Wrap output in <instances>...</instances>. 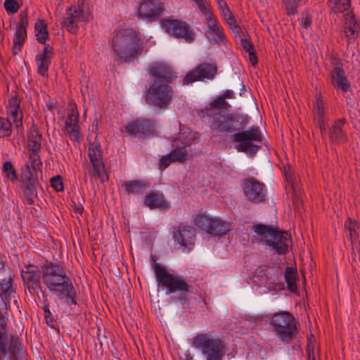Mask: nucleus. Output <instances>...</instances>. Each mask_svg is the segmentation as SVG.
I'll return each instance as SVG.
<instances>
[{
    "label": "nucleus",
    "instance_id": "f257e3e1",
    "mask_svg": "<svg viewBox=\"0 0 360 360\" xmlns=\"http://www.w3.org/2000/svg\"><path fill=\"white\" fill-rule=\"evenodd\" d=\"M41 278L49 290L58 298L65 297L68 304H76V292L62 265L47 262L41 267Z\"/></svg>",
    "mask_w": 360,
    "mask_h": 360
},
{
    "label": "nucleus",
    "instance_id": "f03ea898",
    "mask_svg": "<svg viewBox=\"0 0 360 360\" xmlns=\"http://www.w3.org/2000/svg\"><path fill=\"white\" fill-rule=\"evenodd\" d=\"M112 47L117 56L126 62L133 60L143 51L139 34L129 28L121 29L115 33L112 37Z\"/></svg>",
    "mask_w": 360,
    "mask_h": 360
},
{
    "label": "nucleus",
    "instance_id": "7ed1b4c3",
    "mask_svg": "<svg viewBox=\"0 0 360 360\" xmlns=\"http://www.w3.org/2000/svg\"><path fill=\"white\" fill-rule=\"evenodd\" d=\"M223 110H218L216 115H205L210 119V129L217 132L233 133L245 128L249 123L247 115L231 113L221 114Z\"/></svg>",
    "mask_w": 360,
    "mask_h": 360
},
{
    "label": "nucleus",
    "instance_id": "20e7f679",
    "mask_svg": "<svg viewBox=\"0 0 360 360\" xmlns=\"http://www.w3.org/2000/svg\"><path fill=\"white\" fill-rule=\"evenodd\" d=\"M193 345L202 352L205 360H222L226 352L224 342L211 333L197 335L193 339Z\"/></svg>",
    "mask_w": 360,
    "mask_h": 360
},
{
    "label": "nucleus",
    "instance_id": "39448f33",
    "mask_svg": "<svg viewBox=\"0 0 360 360\" xmlns=\"http://www.w3.org/2000/svg\"><path fill=\"white\" fill-rule=\"evenodd\" d=\"M173 87L162 80H154L148 87L145 101L150 107L158 110L167 109L172 103Z\"/></svg>",
    "mask_w": 360,
    "mask_h": 360
},
{
    "label": "nucleus",
    "instance_id": "423d86ee",
    "mask_svg": "<svg viewBox=\"0 0 360 360\" xmlns=\"http://www.w3.org/2000/svg\"><path fill=\"white\" fill-rule=\"evenodd\" d=\"M254 232L266 240V244L278 254L285 253L288 248L290 236L287 232H281L272 226L256 224L252 227Z\"/></svg>",
    "mask_w": 360,
    "mask_h": 360
},
{
    "label": "nucleus",
    "instance_id": "0eeeda50",
    "mask_svg": "<svg viewBox=\"0 0 360 360\" xmlns=\"http://www.w3.org/2000/svg\"><path fill=\"white\" fill-rule=\"evenodd\" d=\"M269 325L276 336L282 341L290 340L296 332L294 316L288 311H283L267 316Z\"/></svg>",
    "mask_w": 360,
    "mask_h": 360
},
{
    "label": "nucleus",
    "instance_id": "6e6552de",
    "mask_svg": "<svg viewBox=\"0 0 360 360\" xmlns=\"http://www.w3.org/2000/svg\"><path fill=\"white\" fill-rule=\"evenodd\" d=\"M154 272L158 285L165 288L167 294L177 291L182 292L191 291V285L182 276L169 273L159 264H154Z\"/></svg>",
    "mask_w": 360,
    "mask_h": 360
},
{
    "label": "nucleus",
    "instance_id": "1a4fd4ad",
    "mask_svg": "<svg viewBox=\"0 0 360 360\" xmlns=\"http://www.w3.org/2000/svg\"><path fill=\"white\" fill-rule=\"evenodd\" d=\"M232 140L233 142L238 143L235 147L237 151L255 155L259 150V146L253 143L262 141V135L259 128L254 126L248 130L235 133Z\"/></svg>",
    "mask_w": 360,
    "mask_h": 360
},
{
    "label": "nucleus",
    "instance_id": "9d476101",
    "mask_svg": "<svg viewBox=\"0 0 360 360\" xmlns=\"http://www.w3.org/2000/svg\"><path fill=\"white\" fill-rule=\"evenodd\" d=\"M194 223L199 229L214 236H224L231 229L229 222L205 213L198 214Z\"/></svg>",
    "mask_w": 360,
    "mask_h": 360
},
{
    "label": "nucleus",
    "instance_id": "9b49d317",
    "mask_svg": "<svg viewBox=\"0 0 360 360\" xmlns=\"http://www.w3.org/2000/svg\"><path fill=\"white\" fill-rule=\"evenodd\" d=\"M162 28L176 38L184 39L186 42H192L195 39V33L189 25L184 21L173 19H163L161 21Z\"/></svg>",
    "mask_w": 360,
    "mask_h": 360
},
{
    "label": "nucleus",
    "instance_id": "f8f14e48",
    "mask_svg": "<svg viewBox=\"0 0 360 360\" xmlns=\"http://www.w3.org/2000/svg\"><path fill=\"white\" fill-rule=\"evenodd\" d=\"M217 72V66L214 63H202L194 70L188 72L183 79V84L188 85L197 81L213 79Z\"/></svg>",
    "mask_w": 360,
    "mask_h": 360
},
{
    "label": "nucleus",
    "instance_id": "ddd939ff",
    "mask_svg": "<svg viewBox=\"0 0 360 360\" xmlns=\"http://www.w3.org/2000/svg\"><path fill=\"white\" fill-rule=\"evenodd\" d=\"M89 18V13L84 6H73L66 10L65 16L61 24L66 27L69 32L75 33L78 30V23L87 22Z\"/></svg>",
    "mask_w": 360,
    "mask_h": 360
},
{
    "label": "nucleus",
    "instance_id": "4468645a",
    "mask_svg": "<svg viewBox=\"0 0 360 360\" xmlns=\"http://www.w3.org/2000/svg\"><path fill=\"white\" fill-rule=\"evenodd\" d=\"M243 191L248 201L258 204L266 199V188L263 183L255 179H245L243 181Z\"/></svg>",
    "mask_w": 360,
    "mask_h": 360
},
{
    "label": "nucleus",
    "instance_id": "2eb2a0df",
    "mask_svg": "<svg viewBox=\"0 0 360 360\" xmlns=\"http://www.w3.org/2000/svg\"><path fill=\"white\" fill-rule=\"evenodd\" d=\"M88 155L93 167L92 176H98L102 181L109 178L103 162L100 145L97 143H90L89 145Z\"/></svg>",
    "mask_w": 360,
    "mask_h": 360
},
{
    "label": "nucleus",
    "instance_id": "dca6fc26",
    "mask_svg": "<svg viewBox=\"0 0 360 360\" xmlns=\"http://www.w3.org/2000/svg\"><path fill=\"white\" fill-rule=\"evenodd\" d=\"M174 241L179 244L182 250L188 252L193 249L195 240V229L190 226H179L173 231Z\"/></svg>",
    "mask_w": 360,
    "mask_h": 360
},
{
    "label": "nucleus",
    "instance_id": "f3484780",
    "mask_svg": "<svg viewBox=\"0 0 360 360\" xmlns=\"http://www.w3.org/2000/svg\"><path fill=\"white\" fill-rule=\"evenodd\" d=\"M79 112L74 105H70L67 110L65 120V132L73 141H80V126Z\"/></svg>",
    "mask_w": 360,
    "mask_h": 360
},
{
    "label": "nucleus",
    "instance_id": "a211bd4d",
    "mask_svg": "<svg viewBox=\"0 0 360 360\" xmlns=\"http://www.w3.org/2000/svg\"><path fill=\"white\" fill-rule=\"evenodd\" d=\"M17 297L16 288L13 285L12 278L10 276L3 278L0 281V298L2 309L9 310L12 301L17 303Z\"/></svg>",
    "mask_w": 360,
    "mask_h": 360
},
{
    "label": "nucleus",
    "instance_id": "6ab92c4d",
    "mask_svg": "<svg viewBox=\"0 0 360 360\" xmlns=\"http://www.w3.org/2000/svg\"><path fill=\"white\" fill-rule=\"evenodd\" d=\"M22 177L23 179V193L27 203L32 205L37 196V188L39 184L37 174L31 172L29 169H23Z\"/></svg>",
    "mask_w": 360,
    "mask_h": 360
},
{
    "label": "nucleus",
    "instance_id": "aec40b11",
    "mask_svg": "<svg viewBox=\"0 0 360 360\" xmlns=\"http://www.w3.org/2000/svg\"><path fill=\"white\" fill-rule=\"evenodd\" d=\"M21 276L25 287L30 292H38L41 290L40 283V274L38 272L37 268L34 265H28L25 266V269H22Z\"/></svg>",
    "mask_w": 360,
    "mask_h": 360
},
{
    "label": "nucleus",
    "instance_id": "412c9836",
    "mask_svg": "<svg viewBox=\"0 0 360 360\" xmlns=\"http://www.w3.org/2000/svg\"><path fill=\"white\" fill-rule=\"evenodd\" d=\"M28 26V17L27 12H21L20 20L16 27L13 39V47L12 52L17 55L22 49L23 44L27 38V27Z\"/></svg>",
    "mask_w": 360,
    "mask_h": 360
},
{
    "label": "nucleus",
    "instance_id": "4be33fe9",
    "mask_svg": "<svg viewBox=\"0 0 360 360\" xmlns=\"http://www.w3.org/2000/svg\"><path fill=\"white\" fill-rule=\"evenodd\" d=\"M164 10L163 4L153 0H142L139 8L140 18L154 20L158 18Z\"/></svg>",
    "mask_w": 360,
    "mask_h": 360
},
{
    "label": "nucleus",
    "instance_id": "5701e85b",
    "mask_svg": "<svg viewBox=\"0 0 360 360\" xmlns=\"http://www.w3.org/2000/svg\"><path fill=\"white\" fill-rule=\"evenodd\" d=\"M125 130L129 134H148L155 131V123L150 119L143 117L137 118L136 120L126 125Z\"/></svg>",
    "mask_w": 360,
    "mask_h": 360
},
{
    "label": "nucleus",
    "instance_id": "b1692460",
    "mask_svg": "<svg viewBox=\"0 0 360 360\" xmlns=\"http://www.w3.org/2000/svg\"><path fill=\"white\" fill-rule=\"evenodd\" d=\"M205 21L207 27L206 32L207 39L214 44L223 43L225 40L224 30L215 15Z\"/></svg>",
    "mask_w": 360,
    "mask_h": 360
},
{
    "label": "nucleus",
    "instance_id": "393cba45",
    "mask_svg": "<svg viewBox=\"0 0 360 360\" xmlns=\"http://www.w3.org/2000/svg\"><path fill=\"white\" fill-rule=\"evenodd\" d=\"M149 73L155 78V80L162 79V82L171 83L176 77L172 69L163 63H154L149 68Z\"/></svg>",
    "mask_w": 360,
    "mask_h": 360
},
{
    "label": "nucleus",
    "instance_id": "a878e982",
    "mask_svg": "<svg viewBox=\"0 0 360 360\" xmlns=\"http://www.w3.org/2000/svg\"><path fill=\"white\" fill-rule=\"evenodd\" d=\"M54 56V51L49 44H45L43 52L36 56L37 65V72L42 76H47V72L51 64V59Z\"/></svg>",
    "mask_w": 360,
    "mask_h": 360
},
{
    "label": "nucleus",
    "instance_id": "bb28decb",
    "mask_svg": "<svg viewBox=\"0 0 360 360\" xmlns=\"http://www.w3.org/2000/svg\"><path fill=\"white\" fill-rule=\"evenodd\" d=\"M234 94L231 90H226L223 95L218 96L215 100L212 101L205 108L204 112L206 115H216L218 110H227L230 108V105L226 101V98H232Z\"/></svg>",
    "mask_w": 360,
    "mask_h": 360
},
{
    "label": "nucleus",
    "instance_id": "cd10ccee",
    "mask_svg": "<svg viewBox=\"0 0 360 360\" xmlns=\"http://www.w3.org/2000/svg\"><path fill=\"white\" fill-rule=\"evenodd\" d=\"M144 205L150 209H165L169 207L162 192L153 191L147 193L144 199Z\"/></svg>",
    "mask_w": 360,
    "mask_h": 360
},
{
    "label": "nucleus",
    "instance_id": "c85d7f7f",
    "mask_svg": "<svg viewBox=\"0 0 360 360\" xmlns=\"http://www.w3.org/2000/svg\"><path fill=\"white\" fill-rule=\"evenodd\" d=\"M346 120L344 118L334 122L329 131V138L333 143H341L347 141V137L344 131Z\"/></svg>",
    "mask_w": 360,
    "mask_h": 360
},
{
    "label": "nucleus",
    "instance_id": "c756f323",
    "mask_svg": "<svg viewBox=\"0 0 360 360\" xmlns=\"http://www.w3.org/2000/svg\"><path fill=\"white\" fill-rule=\"evenodd\" d=\"M330 80L332 84L342 91L346 92L348 91L350 84L345 75V72L342 68L339 66H335L330 72Z\"/></svg>",
    "mask_w": 360,
    "mask_h": 360
},
{
    "label": "nucleus",
    "instance_id": "7c9ffc66",
    "mask_svg": "<svg viewBox=\"0 0 360 360\" xmlns=\"http://www.w3.org/2000/svg\"><path fill=\"white\" fill-rule=\"evenodd\" d=\"M314 108L315 124L323 135L326 131L327 118L325 116L323 103L320 98H316Z\"/></svg>",
    "mask_w": 360,
    "mask_h": 360
},
{
    "label": "nucleus",
    "instance_id": "2f4dec72",
    "mask_svg": "<svg viewBox=\"0 0 360 360\" xmlns=\"http://www.w3.org/2000/svg\"><path fill=\"white\" fill-rule=\"evenodd\" d=\"M42 136L39 130L32 128L27 133V146L30 150L39 152L41 147Z\"/></svg>",
    "mask_w": 360,
    "mask_h": 360
},
{
    "label": "nucleus",
    "instance_id": "473e14b6",
    "mask_svg": "<svg viewBox=\"0 0 360 360\" xmlns=\"http://www.w3.org/2000/svg\"><path fill=\"white\" fill-rule=\"evenodd\" d=\"M345 229L352 245L359 242V226L355 221L349 218L345 223Z\"/></svg>",
    "mask_w": 360,
    "mask_h": 360
},
{
    "label": "nucleus",
    "instance_id": "72a5a7b5",
    "mask_svg": "<svg viewBox=\"0 0 360 360\" xmlns=\"http://www.w3.org/2000/svg\"><path fill=\"white\" fill-rule=\"evenodd\" d=\"M34 31L37 40L45 46L46 41L49 37L47 25L44 20L38 19L34 25Z\"/></svg>",
    "mask_w": 360,
    "mask_h": 360
},
{
    "label": "nucleus",
    "instance_id": "f704fd0d",
    "mask_svg": "<svg viewBox=\"0 0 360 360\" xmlns=\"http://www.w3.org/2000/svg\"><path fill=\"white\" fill-rule=\"evenodd\" d=\"M297 274L296 269L292 267L288 266L285 269L284 277L287 283V288L291 292H296L297 290Z\"/></svg>",
    "mask_w": 360,
    "mask_h": 360
},
{
    "label": "nucleus",
    "instance_id": "c9c22d12",
    "mask_svg": "<svg viewBox=\"0 0 360 360\" xmlns=\"http://www.w3.org/2000/svg\"><path fill=\"white\" fill-rule=\"evenodd\" d=\"M7 332V324L4 317L0 315V360H1L2 356L7 355L6 344Z\"/></svg>",
    "mask_w": 360,
    "mask_h": 360
},
{
    "label": "nucleus",
    "instance_id": "e433bc0d",
    "mask_svg": "<svg viewBox=\"0 0 360 360\" xmlns=\"http://www.w3.org/2000/svg\"><path fill=\"white\" fill-rule=\"evenodd\" d=\"M41 162L39 158V152L30 150L29 158L23 169H29L32 173H37L40 169Z\"/></svg>",
    "mask_w": 360,
    "mask_h": 360
},
{
    "label": "nucleus",
    "instance_id": "4c0bfd02",
    "mask_svg": "<svg viewBox=\"0 0 360 360\" xmlns=\"http://www.w3.org/2000/svg\"><path fill=\"white\" fill-rule=\"evenodd\" d=\"M224 21L229 25L230 28L234 33H239L240 27L238 25L236 20L231 12L229 7H226L220 11Z\"/></svg>",
    "mask_w": 360,
    "mask_h": 360
},
{
    "label": "nucleus",
    "instance_id": "58836bf2",
    "mask_svg": "<svg viewBox=\"0 0 360 360\" xmlns=\"http://www.w3.org/2000/svg\"><path fill=\"white\" fill-rule=\"evenodd\" d=\"M345 29L346 32H349V36L354 37L357 32L358 25L354 14L352 12H348L345 15Z\"/></svg>",
    "mask_w": 360,
    "mask_h": 360
},
{
    "label": "nucleus",
    "instance_id": "ea45409f",
    "mask_svg": "<svg viewBox=\"0 0 360 360\" xmlns=\"http://www.w3.org/2000/svg\"><path fill=\"white\" fill-rule=\"evenodd\" d=\"M351 0H329L330 11L333 13H341L350 7Z\"/></svg>",
    "mask_w": 360,
    "mask_h": 360
},
{
    "label": "nucleus",
    "instance_id": "a19ab883",
    "mask_svg": "<svg viewBox=\"0 0 360 360\" xmlns=\"http://www.w3.org/2000/svg\"><path fill=\"white\" fill-rule=\"evenodd\" d=\"M173 162H184L188 159V154L184 147H175L169 153Z\"/></svg>",
    "mask_w": 360,
    "mask_h": 360
},
{
    "label": "nucleus",
    "instance_id": "79ce46f5",
    "mask_svg": "<svg viewBox=\"0 0 360 360\" xmlns=\"http://www.w3.org/2000/svg\"><path fill=\"white\" fill-rule=\"evenodd\" d=\"M143 186L144 184L138 180L127 181L122 184L125 192L129 195L140 193Z\"/></svg>",
    "mask_w": 360,
    "mask_h": 360
},
{
    "label": "nucleus",
    "instance_id": "37998d69",
    "mask_svg": "<svg viewBox=\"0 0 360 360\" xmlns=\"http://www.w3.org/2000/svg\"><path fill=\"white\" fill-rule=\"evenodd\" d=\"M9 352L13 356V360H17V355L22 352V348L18 338L12 337L10 340Z\"/></svg>",
    "mask_w": 360,
    "mask_h": 360
},
{
    "label": "nucleus",
    "instance_id": "c03bdc74",
    "mask_svg": "<svg viewBox=\"0 0 360 360\" xmlns=\"http://www.w3.org/2000/svg\"><path fill=\"white\" fill-rule=\"evenodd\" d=\"M10 117L13 120L16 127H19L22 123V112L20 107L18 108H12L8 110Z\"/></svg>",
    "mask_w": 360,
    "mask_h": 360
},
{
    "label": "nucleus",
    "instance_id": "a18cd8bd",
    "mask_svg": "<svg viewBox=\"0 0 360 360\" xmlns=\"http://www.w3.org/2000/svg\"><path fill=\"white\" fill-rule=\"evenodd\" d=\"M301 1L302 0H282L288 15H295L297 13L298 5Z\"/></svg>",
    "mask_w": 360,
    "mask_h": 360
},
{
    "label": "nucleus",
    "instance_id": "49530a36",
    "mask_svg": "<svg viewBox=\"0 0 360 360\" xmlns=\"http://www.w3.org/2000/svg\"><path fill=\"white\" fill-rule=\"evenodd\" d=\"M178 139L184 145L183 147L190 146L195 139V134L191 131H184L180 133Z\"/></svg>",
    "mask_w": 360,
    "mask_h": 360
},
{
    "label": "nucleus",
    "instance_id": "de8ad7c7",
    "mask_svg": "<svg viewBox=\"0 0 360 360\" xmlns=\"http://www.w3.org/2000/svg\"><path fill=\"white\" fill-rule=\"evenodd\" d=\"M12 132L11 124L8 119L0 117V137L8 136Z\"/></svg>",
    "mask_w": 360,
    "mask_h": 360
},
{
    "label": "nucleus",
    "instance_id": "09e8293b",
    "mask_svg": "<svg viewBox=\"0 0 360 360\" xmlns=\"http://www.w3.org/2000/svg\"><path fill=\"white\" fill-rule=\"evenodd\" d=\"M197 6L202 14L205 16V20L214 16L213 12L212 11L211 6L207 1L205 0L202 3L198 4Z\"/></svg>",
    "mask_w": 360,
    "mask_h": 360
},
{
    "label": "nucleus",
    "instance_id": "8fccbe9b",
    "mask_svg": "<svg viewBox=\"0 0 360 360\" xmlns=\"http://www.w3.org/2000/svg\"><path fill=\"white\" fill-rule=\"evenodd\" d=\"M3 171L5 175L12 181L17 179V174L11 162H6L3 166Z\"/></svg>",
    "mask_w": 360,
    "mask_h": 360
},
{
    "label": "nucleus",
    "instance_id": "3c124183",
    "mask_svg": "<svg viewBox=\"0 0 360 360\" xmlns=\"http://www.w3.org/2000/svg\"><path fill=\"white\" fill-rule=\"evenodd\" d=\"M4 6L5 10L10 13H15L19 9V5L15 0H6Z\"/></svg>",
    "mask_w": 360,
    "mask_h": 360
},
{
    "label": "nucleus",
    "instance_id": "603ef678",
    "mask_svg": "<svg viewBox=\"0 0 360 360\" xmlns=\"http://www.w3.org/2000/svg\"><path fill=\"white\" fill-rule=\"evenodd\" d=\"M173 161L169 155L167 154L166 155H163L159 161V168L160 170L165 169Z\"/></svg>",
    "mask_w": 360,
    "mask_h": 360
},
{
    "label": "nucleus",
    "instance_id": "864d4df0",
    "mask_svg": "<svg viewBox=\"0 0 360 360\" xmlns=\"http://www.w3.org/2000/svg\"><path fill=\"white\" fill-rule=\"evenodd\" d=\"M51 186L56 191H61L63 190V184L61 178L60 176H55L51 179Z\"/></svg>",
    "mask_w": 360,
    "mask_h": 360
},
{
    "label": "nucleus",
    "instance_id": "5fc2aeb1",
    "mask_svg": "<svg viewBox=\"0 0 360 360\" xmlns=\"http://www.w3.org/2000/svg\"><path fill=\"white\" fill-rule=\"evenodd\" d=\"M20 107V101L16 96H11L8 99V110L12 109V108H18Z\"/></svg>",
    "mask_w": 360,
    "mask_h": 360
},
{
    "label": "nucleus",
    "instance_id": "6e6d98bb",
    "mask_svg": "<svg viewBox=\"0 0 360 360\" xmlns=\"http://www.w3.org/2000/svg\"><path fill=\"white\" fill-rule=\"evenodd\" d=\"M240 44L243 49L245 50L247 52H250L254 50L253 44L248 39H241Z\"/></svg>",
    "mask_w": 360,
    "mask_h": 360
},
{
    "label": "nucleus",
    "instance_id": "4d7b16f0",
    "mask_svg": "<svg viewBox=\"0 0 360 360\" xmlns=\"http://www.w3.org/2000/svg\"><path fill=\"white\" fill-rule=\"evenodd\" d=\"M302 27L305 29H308L311 27V20L308 15L302 16L301 19Z\"/></svg>",
    "mask_w": 360,
    "mask_h": 360
},
{
    "label": "nucleus",
    "instance_id": "13d9d810",
    "mask_svg": "<svg viewBox=\"0 0 360 360\" xmlns=\"http://www.w3.org/2000/svg\"><path fill=\"white\" fill-rule=\"evenodd\" d=\"M44 315H45V319L46 321V322L49 323V322H51L52 321V318H51V313L49 309V306L48 305H45L44 307Z\"/></svg>",
    "mask_w": 360,
    "mask_h": 360
},
{
    "label": "nucleus",
    "instance_id": "bf43d9fd",
    "mask_svg": "<svg viewBox=\"0 0 360 360\" xmlns=\"http://www.w3.org/2000/svg\"><path fill=\"white\" fill-rule=\"evenodd\" d=\"M250 60L253 65L257 63V58L254 52V50L248 52Z\"/></svg>",
    "mask_w": 360,
    "mask_h": 360
},
{
    "label": "nucleus",
    "instance_id": "052dcab7",
    "mask_svg": "<svg viewBox=\"0 0 360 360\" xmlns=\"http://www.w3.org/2000/svg\"><path fill=\"white\" fill-rule=\"evenodd\" d=\"M217 2V5L219 9L221 11L226 7H228L226 2L224 0H216Z\"/></svg>",
    "mask_w": 360,
    "mask_h": 360
},
{
    "label": "nucleus",
    "instance_id": "680f3d73",
    "mask_svg": "<svg viewBox=\"0 0 360 360\" xmlns=\"http://www.w3.org/2000/svg\"><path fill=\"white\" fill-rule=\"evenodd\" d=\"M307 354H308V360H316L315 354H314L313 349H310L309 348H308Z\"/></svg>",
    "mask_w": 360,
    "mask_h": 360
},
{
    "label": "nucleus",
    "instance_id": "e2e57ef3",
    "mask_svg": "<svg viewBox=\"0 0 360 360\" xmlns=\"http://www.w3.org/2000/svg\"><path fill=\"white\" fill-rule=\"evenodd\" d=\"M75 210L77 213H79V214H82L84 207L82 205H75Z\"/></svg>",
    "mask_w": 360,
    "mask_h": 360
},
{
    "label": "nucleus",
    "instance_id": "0e129e2a",
    "mask_svg": "<svg viewBox=\"0 0 360 360\" xmlns=\"http://www.w3.org/2000/svg\"><path fill=\"white\" fill-rule=\"evenodd\" d=\"M292 189L294 190V192H295V201L296 203H297L298 201H299V199H298V197L297 195L296 188H295V185L294 184H292Z\"/></svg>",
    "mask_w": 360,
    "mask_h": 360
},
{
    "label": "nucleus",
    "instance_id": "69168bd1",
    "mask_svg": "<svg viewBox=\"0 0 360 360\" xmlns=\"http://www.w3.org/2000/svg\"><path fill=\"white\" fill-rule=\"evenodd\" d=\"M151 261H152V267L154 269V264H158L156 262L155 257L154 255H151Z\"/></svg>",
    "mask_w": 360,
    "mask_h": 360
},
{
    "label": "nucleus",
    "instance_id": "338daca9",
    "mask_svg": "<svg viewBox=\"0 0 360 360\" xmlns=\"http://www.w3.org/2000/svg\"><path fill=\"white\" fill-rule=\"evenodd\" d=\"M186 360H193V356L191 354H186Z\"/></svg>",
    "mask_w": 360,
    "mask_h": 360
},
{
    "label": "nucleus",
    "instance_id": "774afa93",
    "mask_svg": "<svg viewBox=\"0 0 360 360\" xmlns=\"http://www.w3.org/2000/svg\"><path fill=\"white\" fill-rule=\"evenodd\" d=\"M3 269H4V264H3V263H1L0 262V272L3 270Z\"/></svg>",
    "mask_w": 360,
    "mask_h": 360
}]
</instances>
